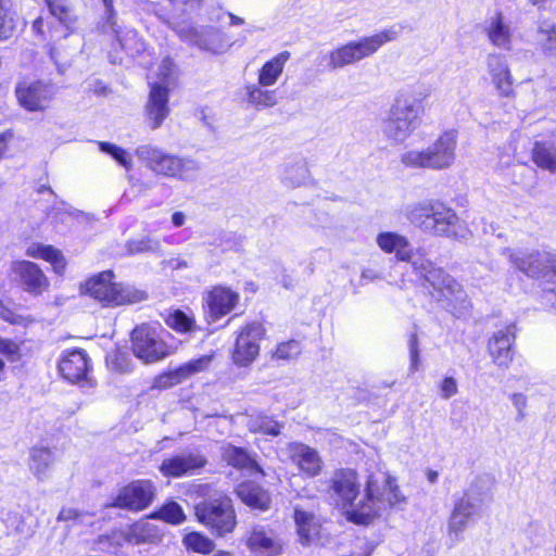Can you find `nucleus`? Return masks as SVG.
Returning a JSON list of instances; mask_svg holds the SVG:
<instances>
[{
	"label": "nucleus",
	"instance_id": "1",
	"mask_svg": "<svg viewBox=\"0 0 556 556\" xmlns=\"http://www.w3.org/2000/svg\"><path fill=\"white\" fill-rule=\"evenodd\" d=\"M328 494L337 506L349 508V519L358 525H367L388 508L406 503L395 480L387 472L369 476L361 495L357 473L352 469L336 470L329 480Z\"/></svg>",
	"mask_w": 556,
	"mask_h": 556
},
{
	"label": "nucleus",
	"instance_id": "2",
	"mask_svg": "<svg viewBox=\"0 0 556 556\" xmlns=\"http://www.w3.org/2000/svg\"><path fill=\"white\" fill-rule=\"evenodd\" d=\"M405 217L412 226L429 236L457 241L468 240L471 236L457 213L439 200L428 199L408 204Z\"/></svg>",
	"mask_w": 556,
	"mask_h": 556
},
{
	"label": "nucleus",
	"instance_id": "3",
	"mask_svg": "<svg viewBox=\"0 0 556 556\" xmlns=\"http://www.w3.org/2000/svg\"><path fill=\"white\" fill-rule=\"evenodd\" d=\"M404 262L409 263L413 271L433 288L438 293L433 296L453 315L462 317L469 312L471 304L460 283L441 267L435 266L428 257L425 249L413 248L408 254V260Z\"/></svg>",
	"mask_w": 556,
	"mask_h": 556
},
{
	"label": "nucleus",
	"instance_id": "4",
	"mask_svg": "<svg viewBox=\"0 0 556 556\" xmlns=\"http://www.w3.org/2000/svg\"><path fill=\"white\" fill-rule=\"evenodd\" d=\"M421 100L409 91L400 92L381 121V132L392 144L405 142L419 126Z\"/></svg>",
	"mask_w": 556,
	"mask_h": 556
},
{
	"label": "nucleus",
	"instance_id": "5",
	"mask_svg": "<svg viewBox=\"0 0 556 556\" xmlns=\"http://www.w3.org/2000/svg\"><path fill=\"white\" fill-rule=\"evenodd\" d=\"M150 85V94L147 103V124L156 129L169 113L168 94L176 86L177 71L174 62L165 58L155 67L149 70L147 75Z\"/></svg>",
	"mask_w": 556,
	"mask_h": 556
},
{
	"label": "nucleus",
	"instance_id": "6",
	"mask_svg": "<svg viewBox=\"0 0 556 556\" xmlns=\"http://www.w3.org/2000/svg\"><path fill=\"white\" fill-rule=\"evenodd\" d=\"M204 497L194 505V514L200 523L212 534L225 536L232 533L237 526V516L232 500L222 491L203 489Z\"/></svg>",
	"mask_w": 556,
	"mask_h": 556
},
{
	"label": "nucleus",
	"instance_id": "7",
	"mask_svg": "<svg viewBox=\"0 0 556 556\" xmlns=\"http://www.w3.org/2000/svg\"><path fill=\"white\" fill-rule=\"evenodd\" d=\"M502 254L517 270L542 280L556 294V250L505 248Z\"/></svg>",
	"mask_w": 556,
	"mask_h": 556
},
{
	"label": "nucleus",
	"instance_id": "8",
	"mask_svg": "<svg viewBox=\"0 0 556 556\" xmlns=\"http://www.w3.org/2000/svg\"><path fill=\"white\" fill-rule=\"evenodd\" d=\"M457 131H443L422 150H408L401 154V163L408 168H428L443 170L450 168L456 160Z\"/></svg>",
	"mask_w": 556,
	"mask_h": 556
},
{
	"label": "nucleus",
	"instance_id": "9",
	"mask_svg": "<svg viewBox=\"0 0 556 556\" xmlns=\"http://www.w3.org/2000/svg\"><path fill=\"white\" fill-rule=\"evenodd\" d=\"M141 163L157 176L179 181L197 179L201 165L191 156L168 153L155 147L141 148Z\"/></svg>",
	"mask_w": 556,
	"mask_h": 556
},
{
	"label": "nucleus",
	"instance_id": "10",
	"mask_svg": "<svg viewBox=\"0 0 556 556\" xmlns=\"http://www.w3.org/2000/svg\"><path fill=\"white\" fill-rule=\"evenodd\" d=\"M399 35L400 29L396 27H390L372 36L342 45L329 52L328 68L336 71L357 63L372 55L384 43L397 39Z\"/></svg>",
	"mask_w": 556,
	"mask_h": 556
},
{
	"label": "nucleus",
	"instance_id": "11",
	"mask_svg": "<svg viewBox=\"0 0 556 556\" xmlns=\"http://www.w3.org/2000/svg\"><path fill=\"white\" fill-rule=\"evenodd\" d=\"M483 498L476 496L472 489H469L454 504L447 522L448 536L457 542L466 529L475 522L480 514Z\"/></svg>",
	"mask_w": 556,
	"mask_h": 556
},
{
	"label": "nucleus",
	"instance_id": "12",
	"mask_svg": "<svg viewBox=\"0 0 556 556\" xmlns=\"http://www.w3.org/2000/svg\"><path fill=\"white\" fill-rule=\"evenodd\" d=\"M113 278L112 270H104L88 279L83 286V292L103 306H117L129 302V295L124 292L121 286L112 282Z\"/></svg>",
	"mask_w": 556,
	"mask_h": 556
},
{
	"label": "nucleus",
	"instance_id": "13",
	"mask_svg": "<svg viewBox=\"0 0 556 556\" xmlns=\"http://www.w3.org/2000/svg\"><path fill=\"white\" fill-rule=\"evenodd\" d=\"M265 329L260 323H251L239 332L232 353L233 362L239 366H248L255 361L260 353V340L263 339Z\"/></svg>",
	"mask_w": 556,
	"mask_h": 556
},
{
	"label": "nucleus",
	"instance_id": "14",
	"mask_svg": "<svg viewBox=\"0 0 556 556\" xmlns=\"http://www.w3.org/2000/svg\"><path fill=\"white\" fill-rule=\"evenodd\" d=\"M178 33L181 38L197 46L199 49L214 54L225 52L228 47L226 35L218 28L206 26L200 29L193 27H180Z\"/></svg>",
	"mask_w": 556,
	"mask_h": 556
},
{
	"label": "nucleus",
	"instance_id": "15",
	"mask_svg": "<svg viewBox=\"0 0 556 556\" xmlns=\"http://www.w3.org/2000/svg\"><path fill=\"white\" fill-rule=\"evenodd\" d=\"M55 94V87L52 84L35 81L16 87V97L23 108L28 111H43Z\"/></svg>",
	"mask_w": 556,
	"mask_h": 556
},
{
	"label": "nucleus",
	"instance_id": "16",
	"mask_svg": "<svg viewBox=\"0 0 556 556\" xmlns=\"http://www.w3.org/2000/svg\"><path fill=\"white\" fill-rule=\"evenodd\" d=\"M245 544L255 556H278L282 552V543L276 533L261 525L247 532Z\"/></svg>",
	"mask_w": 556,
	"mask_h": 556
},
{
	"label": "nucleus",
	"instance_id": "17",
	"mask_svg": "<svg viewBox=\"0 0 556 556\" xmlns=\"http://www.w3.org/2000/svg\"><path fill=\"white\" fill-rule=\"evenodd\" d=\"M296 526L299 542L304 546L321 543L325 536V529L321 519L314 513L305 510L299 506L294 508L293 514Z\"/></svg>",
	"mask_w": 556,
	"mask_h": 556
},
{
	"label": "nucleus",
	"instance_id": "18",
	"mask_svg": "<svg viewBox=\"0 0 556 556\" xmlns=\"http://www.w3.org/2000/svg\"><path fill=\"white\" fill-rule=\"evenodd\" d=\"M287 453L290 460L305 476L314 478L321 472L324 462L315 448L304 443L292 442L288 444Z\"/></svg>",
	"mask_w": 556,
	"mask_h": 556
},
{
	"label": "nucleus",
	"instance_id": "19",
	"mask_svg": "<svg viewBox=\"0 0 556 556\" xmlns=\"http://www.w3.org/2000/svg\"><path fill=\"white\" fill-rule=\"evenodd\" d=\"M12 271L24 291L39 295L49 286L48 279L40 267L30 261H18L12 265Z\"/></svg>",
	"mask_w": 556,
	"mask_h": 556
},
{
	"label": "nucleus",
	"instance_id": "20",
	"mask_svg": "<svg viewBox=\"0 0 556 556\" xmlns=\"http://www.w3.org/2000/svg\"><path fill=\"white\" fill-rule=\"evenodd\" d=\"M514 326H507L493 333L488 342V351L493 363L503 368H508L513 362V344L515 342Z\"/></svg>",
	"mask_w": 556,
	"mask_h": 556
},
{
	"label": "nucleus",
	"instance_id": "21",
	"mask_svg": "<svg viewBox=\"0 0 556 556\" xmlns=\"http://www.w3.org/2000/svg\"><path fill=\"white\" fill-rule=\"evenodd\" d=\"M486 65L491 75L492 84L494 85L498 96L505 98L514 97V78L505 58L495 53L489 54Z\"/></svg>",
	"mask_w": 556,
	"mask_h": 556
},
{
	"label": "nucleus",
	"instance_id": "22",
	"mask_svg": "<svg viewBox=\"0 0 556 556\" xmlns=\"http://www.w3.org/2000/svg\"><path fill=\"white\" fill-rule=\"evenodd\" d=\"M206 458L199 453H188L173 456L163 460L160 469L166 477H182L192 475L206 465Z\"/></svg>",
	"mask_w": 556,
	"mask_h": 556
},
{
	"label": "nucleus",
	"instance_id": "23",
	"mask_svg": "<svg viewBox=\"0 0 556 556\" xmlns=\"http://www.w3.org/2000/svg\"><path fill=\"white\" fill-rule=\"evenodd\" d=\"M160 324L152 326L141 325V361L154 363L168 355L166 344L160 337Z\"/></svg>",
	"mask_w": 556,
	"mask_h": 556
},
{
	"label": "nucleus",
	"instance_id": "24",
	"mask_svg": "<svg viewBox=\"0 0 556 556\" xmlns=\"http://www.w3.org/2000/svg\"><path fill=\"white\" fill-rule=\"evenodd\" d=\"M210 318L215 321L229 314L238 304L239 294L229 288L214 287L204 298Z\"/></svg>",
	"mask_w": 556,
	"mask_h": 556
},
{
	"label": "nucleus",
	"instance_id": "25",
	"mask_svg": "<svg viewBox=\"0 0 556 556\" xmlns=\"http://www.w3.org/2000/svg\"><path fill=\"white\" fill-rule=\"evenodd\" d=\"M59 370L72 383L86 380L89 371L87 353L79 349L66 352L59 363Z\"/></svg>",
	"mask_w": 556,
	"mask_h": 556
},
{
	"label": "nucleus",
	"instance_id": "26",
	"mask_svg": "<svg viewBox=\"0 0 556 556\" xmlns=\"http://www.w3.org/2000/svg\"><path fill=\"white\" fill-rule=\"evenodd\" d=\"M47 5L52 18L48 22L51 31L60 33L59 37H67L75 23V15L66 0H47Z\"/></svg>",
	"mask_w": 556,
	"mask_h": 556
},
{
	"label": "nucleus",
	"instance_id": "27",
	"mask_svg": "<svg viewBox=\"0 0 556 556\" xmlns=\"http://www.w3.org/2000/svg\"><path fill=\"white\" fill-rule=\"evenodd\" d=\"M376 243L387 254H395L400 262L408 260V254L414 248L409 239L395 231H382L377 235Z\"/></svg>",
	"mask_w": 556,
	"mask_h": 556
},
{
	"label": "nucleus",
	"instance_id": "28",
	"mask_svg": "<svg viewBox=\"0 0 556 556\" xmlns=\"http://www.w3.org/2000/svg\"><path fill=\"white\" fill-rule=\"evenodd\" d=\"M222 457L229 465L237 469H247L251 472H261L262 468L254 456L245 448L227 443L222 446Z\"/></svg>",
	"mask_w": 556,
	"mask_h": 556
},
{
	"label": "nucleus",
	"instance_id": "29",
	"mask_svg": "<svg viewBox=\"0 0 556 556\" xmlns=\"http://www.w3.org/2000/svg\"><path fill=\"white\" fill-rule=\"evenodd\" d=\"M238 497L248 506L261 510L269 508L270 496L263 488L253 482H243L237 486Z\"/></svg>",
	"mask_w": 556,
	"mask_h": 556
},
{
	"label": "nucleus",
	"instance_id": "30",
	"mask_svg": "<svg viewBox=\"0 0 556 556\" xmlns=\"http://www.w3.org/2000/svg\"><path fill=\"white\" fill-rule=\"evenodd\" d=\"M54 460V453L49 447L35 446L29 451V470L40 481L48 478L50 468Z\"/></svg>",
	"mask_w": 556,
	"mask_h": 556
},
{
	"label": "nucleus",
	"instance_id": "31",
	"mask_svg": "<svg viewBox=\"0 0 556 556\" xmlns=\"http://www.w3.org/2000/svg\"><path fill=\"white\" fill-rule=\"evenodd\" d=\"M289 51H282L267 61L258 72L257 83L264 87L274 86L281 76L285 65L290 59Z\"/></svg>",
	"mask_w": 556,
	"mask_h": 556
},
{
	"label": "nucleus",
	"instance_id": "32",
	"mask_svg": "<svg viewBox=\"0 0 556 556\" xmlns=\"http://www.w3.org/2000/svg\"><path fill=\"white\" fill-rule=\"evenodd\" d=\"M245 426L253 433L277 437L280 434L283 424L275 420L261 412H253L245 415Z\"/></svg>",
	"mask_w": 556,
	"mask_h": 556
},
{
	"label": "nucleus",
	"instance_id": "33",
	"mask_svg": "<svg viewBox=\"0 0 556 556\" xmlns=\"http://www.w3.org/2000/svg\"><path fill=\"white\" fill-rule=\"evenodd\" d=\"M486 34L489 40L497 48L509 50L511 43V31L507 23L504 22L503 14L496 13L491 18L486 27Z\"/></svg>",
	"mask_w": 556,
	"mask_h": 556
},
{
	"label": "nucleus",
	"instance_id": "34",
	"mask_svg": "<svg viewBox=\"0 0 556 556\" xmlns=\"http://www.w3.org/2000/svg\"><path fill=\"white\" fill-rule=\"evenodd\" d=\"M264 88L258 83L245 86L247 101L257 110L273 108L278 102L276 91Z\"/></svg>",
	"mask_w": 556,
	"mask_h": 556
},
{
	"label": "nucleus",
	"instance_id": "35",
	"mask_svg": "<svg viewBox=\"0 0 556 556\" xmlns=\"http://www.w3.org/2000/svg\"><path fill=\"white\" fill-rule=\"evenodd\" d=\"M534 164L552 174L556 173V146L551 142H535L532 150Z\"/></svg>",
	"mask_w": 556,
	"mask_h": 556
},
{
	"label": "nucleus",
	"instance_id": "36",
	"mask_svg": "<svg viewBox=\"0 0 556 556\" xmlns=\"http://www.w3.org/2000/svg\"><path fill=\"white\" fill-rule=\"evenodd\" d=\"M109 507V505H106ZM112 507L128 509L131 511L139 510V482L132 481L127 486L123 488L118 495L110 504Z\"/></svg>",
	"mask_w": 556,
	"mask_h": 556
},
{
	"label": "nucleus",
	"instance_id": "37",
	"mask_svg": "<svg viewBox=\"0 0 556 556\" xmlns=\"http://www.w3.org/2000/svg\"><path fill=\"white\" fill-rule=\"evenodd\" d=\"M309 179V170L305 162H296L286 166L282 175V182L289 188H296L305 185Z\"/></svg>",
	"mask_w": 556,
	"mask_h": 556
},
{
	"label": "nucleus",
	"instance_id": "38",
	"mask_svg": "<svg viewBox=\"0 0 556 556\" xmlns=\"http://www.w3.org/2000/svg\"><path fill=\"white\" fill-rule=\"evenodd\" d=\"M213 358L214 354H210L202 355L201 357L195 359H191L178 367V375H180L181 380L185 381L194 375L204 372L210 368Z\"/></svg>",
	"mask_w": 556,
	"mask_h": 556
},
{
	"label": "nucleus",
	"instance_id": "39",
	"mask_svg": "<svg viewBox=\"0 0 556 556\" xmlns=\"http://www.w3.org/2000/svg\"><path fill=\"white\" fill-rule=\"evenodd\" d=\"M182 542L187 549L200 554H210L215 547L214 542L210 538L199 532L186 534Z\"/></svg>",
	"mask_w": 556,
	"mask_h": 556
},
{
	"label": "nucleus",
	"instance_id": "40",
	"mask_svg": "<svg viewBox=\"0 0 556 556\" xmlns=\"http://www.w3.org/2000/svg\"><path fill=\"white\" fill-rule=\"evenodd\" d=\"M540 43L542 49L556 56V27L549 22H542L539 26Z\"/></svg>",
	"mask_w": 556,
	"mask_h": 556
},
{
	"label": "nucleus",
	"instance_id": "41",
	"mask_svg": "<svg viewBox=\"0 0 556 556\" xmlns=\"http://www.w3.org/2000/svg\"><path fill=\"white\" fill-rule=\"evenodd\" d=\"M151 517H156L165 522H169L173 525H179L186 519L181 506L175 502H170L164 505L157 513H155Z\"/></svg>",
	"mask_w": 556,
	"mask_h": 556
},
{
	"label": "nucleus",
	"instance_id": "42",
	"mask_svg": "<svg viewBox=\"0 0 556 556\" xmlns=\"http://www.w3.org/2000/svg\"><path fill=\"white\" fill-rule=\"evenodd\" d=\"M97 143L101 152L111 155L126 170L130 168V159L126 150L106 141H98Z\"/></svg>",
	"mask_w": 556,
	"mask_h": 556
},
{
	"label": "nucleus",
	"instance_id": "43",
	"mask_svg": "<svg viewBox=\"0 0 556 556\" xmlns=\"http://www.w3.org/2000/svg\"><path fill=\"white\" fill-rule=\"evenodd\" d=\"M167 324L176 331L187 332L193 329L194 320L184 312L175 311L168 316Z\"/></svg>",
	"mask_w": 556,
	"mask_h": 556
},
{
	"label": "nucleus",
	"instance_id": "44",
	"mask_svg": "<svg viewBox=\"0 0 556 556\" xmlns=\"http://www.w3.org/2000/svg\"><path fill=\"white\" fill-rule=\"evenodd\" d=\"M301 353V346L300 343L295 340H290L283 343H280L276 351L274 352L273 356L276 359H283L288 361L295 356H298Z\"/></svg>",
	"mask_w": 556,
	"mask_h": 556
},
{
	"label": "nucleus",
	"instance_id": "45",
	"mask_svg": "<svg viewBox=\"0 0 556 556\" xmlns=\"http://www.w3.org/2000/svg\"><path fill=\"white\" fill-rule=\"evenodd\" d=\"M178 374V368L161 374L154 379L153 388L167 389L184 382Z\"/></svg>",
	"mask_w": 556,
	"mask_h": 556
},
{
	"label": "nucleus",
	"instance_id": "46",
	"mask_svg": "<svg viewBox=\"0 0 556 556\" xmlns=\"http://www.w3.org/2000/svg\"><path fill=\"white\" fill-rule=\"evenodd\" d=\"M26 255L34 257V258H42V260L48 261V258H53L58 254H56V249H54L52 245L35 243L27 248Z\"/></svg>",
	"mask_w": 556,
	"mask_h": 556
},
{
	"label": "nucleus",
	"instance_id": "47",
	"mask_svg": "<svg viewBox=\"0 0 556 556\" xmlns=\"http://www.w3.org/2000/svg\"><path fill=\"white\" fill-rule=\"evenodd\" d=\"M172 4L173 17H179L180 15L193 11L197 9L202 0H168Z\"/></svg>",
	"mask_w": 556,
	"mask_h": 556
},
{
	"label": "nucleus",
	"instance_id": "48",
	"mask_svg": "<svg viewBox=\"0 0 556 556\" xmlns=\"http://www.w3.org/2000/svg\"><path fill=\"white\" fill-rule=\"evenodd\" d=\"M163 530L149 521L141 523V543H157L162 540Z\"/></svg>",
	"mask_w": 556,
	"mask_h": 556
},
{
	"label": "nucleus",
	"instance_id": "49",
	"mask_svg": "<svg viewBox=\"0 0 556 556\" xmlns=\"http://www.w3.org/2000/svg\"><path fill=\"white\" fill-rule=\"evenodd\" d=\"M109 359L115 370L119 372H128L130 370L131 362L126 353L119 351L115 352L108 357V361Z\"/></svg>",
	"mask_w": 556,
	"mask_h": 556
},
{
	"label": "nucleus",
	"instance_id": "50",
	"mask_svg": "<svg viewBox=\"0 0 556 556\" xmlns=\"http://www.w3.org/2000/svg\"><path fill=\"white\" fill-rule=\"evenodd\" d=\"M13 30L14 27L12 20L8 18L3 7V0H0V40L10 38L13 35Z\"/></svg>",
	"mask_w": 556,
	"mask_h": 556
},
{
	"label": "nucleus",
	"instance_id": "51",
	"mask_svg": "<svg viewBox=\"0 0 556 556\" xmlns=\"http://www.w3.org/2000/svg\"><path fill=\"white\" fill-rule=\"evenodd\" d=\"M409 355H410V371H417L419 367V350H418V338L416 333H413L408 341Z\"/></svg>",
	"mask_w": 556,
	"mask_h": 556
},
{
	"label": "nucleus",
	"instance_id": "52",
	"mask_svg": "<svg viewBox=\"0 0 556 556\" xmlns=\"http://www.w3.org/2000/svg\"><path fill=\"white\" fill-rule=\"evenodd\" d=\"M141 253L160 255L162 253V242L157 238L149 236L141 239Z\"/></svg>",
	"mask_w": 556,
	"mask_h": 556
},
{
	"label": "nucleus",
	"instance_id": "53",
	"mask_svg": "<svg viewBox=\"0 0 556 556\" xmlns=\"http://www.w3.org/2000/svg\"><path fill=\"white\" fill-rule=\"evenodd\" d=\"M441 395L447 400L458 392L457 382L453 377H446L440 384Z\"/></svg>",
	"mask_w": 556,
	"mask_h": 556
},
{
	"label": "nucleus",
	"instance_id": "54",
	"mask_svg": "<svg viewBox=\"0 0 556 556\" xmlns=\"http://www.w3.org/2000/svg\"><path fill=\"white\" fill-rule=\"evenodd\" d=\"M154 494V485L150 481L141 480V509L152 502Z\"/></svg>",
	"mask_w": 556,
	"mask_h": 556
},
{
	"label": "nucleus",
	"instance_id": "55",
	"mask_svg": "<svg viewBox=\"0 0 556 556\" xmlns=\"http://www.w3.org/2000/svg\"><path fill=\"white\" fill-rule=\"evenodd\" d=\"M510 399H511L513 405L515 406V408L518 412V420L523 419L525 409L527 407V396L522 393H513Z\"/></svg>",
	"mask_w": 556,
	"mask_h": 556
},
{
	"label": "nucleus",
	"instance_id": "56",
	"mask_svg": "<svg viewBox=\"0 0 556 556\" xmlns=\"http://www.w3.org/2000/svg\"><path fill=\"white\" fill-rule=\"evenodd\" d=\"M383 279V275L381 271L374 268H364L361 274V285L366 282H374L377 280Z\"/></svg>",
	"mask_w": 556,
	"mask_h": 556
},
{
	"label": "nucleus",
	"instance_id": "57",
	"mask_svg": "<svg viewBox=\"0 0 556 556\" xmlns=\"http://www.w3.org/2000/svg\"><path fill=\"white\" fill-rule=\"evenodd\" d=\"M17 351L18 348L13 341L0 338V353L13 356L17 354Z\"/></svg>",
	"mask_w": 556,
	"mask_h": 556
},
{
	"label": "nucleus",
	"instance_id": "58",
	"mask_svg": "<svg viewBox=\"0 0 556 556\" xmlns=\"http://www.w3.org/2000/svg\"><path fill=\"white\" fill-rule=\"evenodd\" d=\"M163 264L173 270L187 268L189 266L186 260L179 257H172L169 260L164 261Z\"/></svg>",
	"mask_w": 556,
	"mask_h": 556
},
{
	"label": "nucleus",
	"instance_id": "59",
	"mask_svg": "<svg viewBox=\"0 0 556 556\" xmlns=\"http://www.w3.org/2000/svg\"><path fill=\"white\" fill-rule=\"evenodd\" d=\"M56 256L53 258H48V262H50L54 268V270L59 274L63 273L65 269V261L62 255V253L56 249Z\"/></svg>",
	"mask_w": 556,
	"mask_h": 556
},
{
	"label": "nucleus",
	"instance_id": "60",
	"mask_svg": "<svg viewBox=\"0 0 556 556\" xmlns=\"http://www.w3.org/2000/svg\"><path fill=\"white\" fill-rule=\"evenodd\" d=\"M105 8V14L108 15V24L113 27L115 22L113 21L115 12L113 8V0H102Z\"/></svg>",
	"mask_w": 556,
	"mask_h": 556
},
{
	"label": "nucleus",
	"instance_id": "61",
	"mask_svg": "<svg viewBox=\"0 0 556 556\" xmlns=\"http://www.w3.org/2000/svg\"><path fill=\"white\" fill-rule=\"evenodd\" d=\"M130 416H127L123 420V428L127 433H136L138 428L136 426V420H130Z\"/></svg>",
	"mask_w": 556,
	"mask_h": 556
},
{
	"label": "nucleus",
	"instance_id": "62",
	"mask_svg": "<svg viewBox=\"0 0 556 556\" xmlns=\"http://www.w3.org/2000/svg\"><path fill=\"white\" fill-rule=\"evenodd\" d=\"M186 222V215L182 212H175L172 215V223L175 227H181L184 226Z\"/></svg>",
	"mask_w": 556,
	"mask_h": 556
},
{
	"label": "nucleus",
	"instance_id": "63",
	"mask_svg": "<svg viewBox=\"0 0 556 556\" xmlns=\"http://www.w3.org/2000/svg\"><path fill=\"white\" fill-rule=\"evenodd\" d=\"M77 513L74 509H62L58 516V520H70L74 519Z\"/></svg>",
	"mask_w": 556,
	"mask_h": 556
},
{
	"label": "nucleus",
	"instance_id": "64",
	"mask_svg": "<svg viewBox=\"0 0 556 556\" xmlns=\"http://www.w3.org/2000/svg\"><path fill=\"white\" fill-rule=\"evenodd\" d=\"M91 90L94 93L102 94L106 91V86L99 79L94 80V83L91 85Z\"/></svg>",
	"mask_w": 556,
	"mask_h": 556
}]
</instances>
